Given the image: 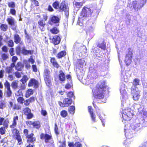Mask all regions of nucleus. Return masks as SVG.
Here are the masks:
<instances>
[{
  "instance_id": "1",
  "label": "nucleus",
  "mask_w": 147,
  "mask_h": 147,
  "mask_svg": "<svg viewBox=\"0 0 147 147\" xmlns=\"http://www.w3.org/2000/svg\"><path fill=\"white\" fill-rule=\"evenodd\" d=\"M140 80L138 79H135L133 82L129 83L131 86L130 88L131 90V93L133 96V98L135 100H138L139 98L140 91L138 88H136V85L139 84Z\"/></svg>"
},
{
  "instance_id": "2",
  "label": "nucleus",
  "mask_w": 147,
  "mask_h": 147,
  "mask_svg": "<svg viewBox=\"0 0 147 147\" xmlns=\"http://www.w3.org/2000/svg\"><path fill=\"white\" fill-rule=\"evenodd\" d=\"M147 125V122H144L142 124L141 123L131 124L129 128V133L130 134V138H132V135L133 134V132L135 133L136 132L139 131L143 127H145Z\"/></svg>"
},
{
  "instance_id": "3",
  "label": "nucleus",
  "mask_w": 147,
  "mask_h": 147,
  "mask_svg": "<svg viewBox=\"0 0 147 147\" xmlns=\"http://www.w3.org/2000/svg\"><path fill=\"white\" fill-rule=\"evenodd\" d=\"M91 10L90 8L84 7L82 9L80 17H79L78 21L87 19V18L90 17L91 13Z\"/></svg>"
},
{
  "instance_id": "4",
  "label": "nucleus",
  "mask_w": 147,
  "mask_h": 147,
  "mask_svg": "<svg viewBox=\"0 0 147 147\" xmlns=\"http://www.w3.org/2000/svg\"><path fill=\"white\" fill-rule=\"evenodd\" d=\"M43 76L44 80L47 85L49 87L51 83L50 76V71L47 69H45L43 74Z\"/></svg>"
},
{
  "instance_id": "5",
  "label": "nucleus",
  "mask_w": 147,
  "mask_h": 147,
  "mask_svg": "<svg viewBox=\"0 0 147 147\" xmlns=\"http://www.w3.org/2000/svg\"><path fill=\"white\" fill-rule=\"evenodd\" d=\"M59 9L60 11H64L66 17H68L69 14V8L65 4V1H63L61 2Z\"/></svg>"
},
{
  "instance_id": "6",
  "label": "nucleus",
  "mask_w": 147,
  "mask_h": 147,
  "mask_svg": "<svg viewBox=\"0 0 147 147\" xmlns=\"http://www.w3.org/2000/svg\"><path fill=\"white\" fill-rule=\"evenodd\" d=\"M104 91L96 89L93 93L94 97L96 98L102 99L104 97Z\"/></svg>"
},
{
  "instance_id": "7",
  "label": "nucleus",
  "mask_w": 147,
  "mask_h": 147,
  "mask_svg": "<svg viewBox=\"0 0 147 147\" xmlns=\"http://www.w3.org/2000/svg\"><path fill=\"white\" fill-rule=\"evenodd\" d=\"M106 83L105 81L103 80L100 81L97 84L96 89L105 92L107 86Z\"/></svg>"
},
{
  "instance_id": "8",
  "label": "nucleus",
  "mask_w": 147,
  "mask_h": 147,
  "mask_svg": "<svg viewBox=\"0 0 147 147\" xmlns=\"http://www.w3.org/2000/svg\"><path fill=\"white\" fill-rule=\"evenodd\" d=\"M132 55V51L130 50L129 51L128 53L126 55L125 62L127 66L129 65L131 62Z\"/></svg>"
},
{
  "instance_id": "9",
  "label": "nucleus",
  "mask_w": 147,
  "mask_h": 147,
  "mask_svg": "<svg viewBox=\"0 0 147 147\" xmlns=\"http://www.w3.org/2000/svg\"><path fill=\"white\" fill-rule=\"evenodd\" d=\"M23 111L24 114L27 116V118L28 119H30L32 118L33 115L31 113V110L28 107L25 108Z\"/></svg>"
},
{
  "instance_id": "10",
  "label": "nucleus",
  "mask_w": 147,
  "mask_h": 147,
  "mask_svg": "<svg viewBox=\"0 0 147 147\" xmlns=\"http://www.w3.org/2000/svg\"><path fill=\"white\" fill-rule=\"evenodd\" d=\"M28 85L29 87L34 86V88H36L38 86V82L34 79L32 78L29 80Z\"/></svg>"
},
{
  "instance_id": "11",
  "label": "nucleus",
  "mask_w": 147,
  "mask_h": 147,
  "mask_svg": "<svg viewBox=\"0 0 147 147\" xmlns=\"http://www.w3.org/2000/svg\"><path fill=\"white\" fill-rule=\"evenodd\" d=\"M9 24L11 25V28L15 30L16 28L15 26V20L11 16H10L8 18L7 20Z\"/></svg>"
},
{
  "instance_id": "12",
  "label": "nucleus",
  "mask_w": 147,
  "mask_h": 147,
  "mask_svg": "<svg viewBox=\"0 0 147 147\" xmlns=\"http://www.w3.org/2000/svg\"><path fill=\"white\" fill-rule=\"evenodd\" d=\"M50 20L51 22L53 23L57 24V26L59 25L60 20L59 18L57 16L54 15H51L50 16Z\"/></svg>"
},
{
  "instance_id": "13",
  "label": "nucleus",
  "mask_w": 147,
  "mask_h": 147,
  "mask_svg": "<svg viewBox=\"0 0 147 147\" xmlns=\"http://www.w3.org/2000/svg\"><path fill=\"white\" fill-rule=\"evenodd\" d=\"M52 136L51 135H48L47 134H44L42 133L40 135V138L41 139H44L45 140V142L46 143L49 142V141L51 138Z\"/></svg>"
},
{
  "instance_id": "14",
  "label": "nucleus",
  "mask_w": 147,
  "mask_h": 147,
  "mask_svg": "<svg viewBox=\"0 0 147 147\" xmlns=\"http://www.w3.org/2000/svg\"><path fill=\"white\" fill-rule=\"evenodd\" d=\"M34 134L33 133H31L29 134V136L26 138H27V142L29 143L33 144L36 141V138L33 137Z\"/></svg>"
},
{
  "instance_id": "15",
  "label": "nucleus",
  "mask_w": 147,
  "mask_h": 147,
  "mask_svg": "<svg viewBox=\"0 0 147 147\" xmlns=\"http://www.w3.org/2000/svg\"><path fill=\"white\" fill-rule=\"evenodd\" d=\"M66 78L69 81L68 83L65 85V88L66 89H68L70 88L73 85L71 76L70 75H66Z\"/></svg>"
},
{
  "instance_id": "16",
  "label": "nucleus",
  "mask_w": 147,
  "mask_h": 147,
  "mask_svg": "<svg viewBox=\"0 0 147 147\" xmlns=\"http://www.w3.org/2000/svg\"><path fill=\"white\" fill-rule=\"evenodd\" d=\"M129 6L132 9H134L135 10L141 8L139 3L138 4L136 1H133L131 4H129Z\"/></svg>"
},
{
  "instance_id": "17",
  "label": "nucleus",
  "mask_w": 147,
  "mask_h": 147,
  "mask_svg": "<svg viewBox=\"0 0 147 147\" xmlns=\"http://www.w3.org/2000/svg\"><path fill=\"white\" fill-rule=\"evenodd\" d=\"M38 23L39 25V27L40 30L42 31H45V22L42 20L40 19L38 21Z\"/></svg>"
},
{
  "instance_id": "18",
  "label": "nucleus",
  "mask_w": 147,
  "mask_h": 147,
  "mask_svg": "<svg viewBox=\"0 0 147 147\" xmlns=\"http://www.w3.org/2000/svg\"><path fill=\"white\" fill-rule=\"evenodd\" d=\"M61 41V38L58 35L54 36L52 39V42L55 45H57L59 44Z\"/></svg>"
},
{
  "instance_id": "19",
  "label": "nucleus",
  "mask_w": 147,
  "mask_h": 147,
  "mask_svg": "<svg viewBox=\"0 0 147 147\" xmlns=\"http://www.w3.org/2000/svg\"><path fill=\"white\" fill-rule=\"evenodd\" d=\"M21 52L24 55H27L28 54L32 55L33 53L32 51L26 50L24 46L22 48Z\"/></svg>"
},
{
  "instance_id": "20",
  "label": "nucleus",
  "mask_w": 147,
  "mask_h": 147,
  "mask_svg": "<svg viewBox=\"0 0 147 147\" xmlns=\"http://www.w3.org/2000/svg\"><path fill=\"white\" fill-rule=\"evenodd\" d=\"M94 9L92 10V13H93L94 14L93 16V17L94 20H96L100 10L98 8H97L96 4L95 5H94Z\"/></svg>"
},
{
  "instance_id": "21",
  "label": "nucleus",
  "mask_w": 147,
  "mask_h": 147,
  "mask_svg": "<svg viewBox=\"0 0 147 147\" xmlns=\"http://www.w3.org/2000/svg\"><path fill=\"white\" fill-rule=\"evenodd\" d=\"M120 93L123 97L127 94V92L125 90V85L124 84H122L120 86Z\"/></svg>"
},
{
  "instance_id": "22",
  "label": "nucleus",
  "mask_w": 147,
  "mask_h": 147,
  "mask_svg": "<svg viewBox=\"0 0 147 147\" xmlns=\"http://www.w3.org/2000/svg\"><path fill=\"white\" fill-rule=\"evenodd\" d=\"M59 72V80L62 82L64 81L65 80L66 76H65V74L62 70H60Z\"/></svg>"
},
{
  "instance_id": "23",
  "label": "nucleus",
  "mask_w": 147,
  "mask_h": 147,
  "mask_svg": "<svg viewBox=\"0 0 147 147\" xmlns=\"http://www.w3.org/2000/svg\"><path fill=\"white\" fill-rule=\"evenodd\" d=\"M24 67V64L20 62H18L15 66V69L18 71H21Z\"/></svg>"
},
{
  "instance_id": "24",
  "label": "nucleus",
  "mask_w": 147,
  "mask_h": 147,
  "mask_svg": "<svg viewBox=\"0 0 147 147\" xmlns=\"http://www.w3.org/2000/svg\"><path fill=\"white\" fill-rule=\"evenodd\" d=\"M77 51H78V53L79 52L80 53H84V54L86 52V47L83 45L82 46H81L79 47Z\"/></svg>"
},
{
  "instance_id": "25",
  "label": "nucleus",
  "mask_w": 147,
  "mask_h": 147,
  "mask_svg": "<svg viewBox=\"0 0 147 147\" xmlns=\"http://www.w3.org/2000/svg\"><path fill=\"white\" fill-rule=\"evenodd\" d=\"M82 2H77L74 1L73 2V5L75 9L77 8L78 10L83 5Z\"/></svg>"
},
{
  "instance_id": "26",
  "label": "nucleus",
  "mask_w": 147,
  "mask_h": 147,
  "mask_svg": "<svg viewBox=\"0 0 147 147\" xmlns=\"http://www.w3.org/2000/svg\"><path fill=\"white\" fill-rule=\"evenodd\" d=\"M51 63L55 67L57 68H58L60 66L57 62L55 59L54 58H51Z\"/></svg>"
},
{
  "instance_id": "27",
  "label": "nucleus",
  "mask_w": 147,
  "mask_h": 147,
  "mask_svg": "<svg viewBox=\"0 0 147 147\" xmlns=\"http://www.w3.org/2000/svg\"><path fill=\"white\" fill-rule=\"evenodd\" d=\"M58 142L59 143V144L58 145V147H66V140L64 137L63 138L62 140H59Z\"/></svg>"
},
{
  "instance_id": "28",
  "label": "nucleus",
  "mask_w": 147,
  "mask_h": 147,
  "mask_svg": "<svg viewBox=\"0 0 147 147\" xmlns=\"http://www.w3.org/2000/svg\"><path fill=\"white\" fill-rule=\"evenodd\" d=\"M14 39L15 42L17 44L20 43L21 41V38L19 35L17 34H16L14 35Z\"/></svg>"
},
{
  "instance_id": "29",
  "label": "nucleus",
  "mask_w": 147,
  "mask_h": 147,
  "mask_svg": "<svg viewBox=\"0 0 147 147\" xmlns=\"http://www.w3.org/2000/svg\"><path fill=\"white\" fill-rule=\"evenodd\" d=\"M88 78L86 79V84L87 85H90L91 84V80H92V75L91 74V72H89L88 73V75L87 76Z\"/></svg>"
},
{
  "instance_id": "30",
  "label": "nucleus",
  "mask_w": 147,
  "mask_h": 147,
  "mask_svg": "<svg viewBox=\"0 0 147 147\" xmlns=\"http://www.w3.org/2000/svg\"><path fill=\"white\" fill-rule=\"evenodd\" d=\"M18 116L14 117L13 118V121L12 125L10 126V127L11 128H14L17 125V121L18 120Z\"/></svg>"
},
{
  "instance_id": "31",
  "label": "nucleus",
  "mask_w": 147,
  "mask_h": 147,
  "mask_svg": "<svg viewBox=\"0 0 147 147\" xmlns=\"http://www.w3.org/2000/svg\"><path fill=\"white\" fill-rule=\"evenodd\" d=\"M72 100L70 98H65L64 100V103L65 104L66 107H68L71 104Z\"/></svg>"
},
{
  "instance_id": "32",
  "label": "nucleus",
  "mask_w": 147,
  "mask_h": 147,
  "mask_svg": "<svg viewBox=\"0 0 147 147\" xmlns=\"http://www.w3.org/2000/svg\"><path fill=\"white\" fill-rule=\"evenodd\" d=\"M33 127L37 129H39L41 127L40 122L38 121H35L34 122L33 125Z\"/></svg>"
},
{
  "instance_id": "33",
  "label": "nucleus",
  "mask_w": 147,
  "mask_h": 147,
  "mask_svg": "<svg viewBox=\"0 0 147 147\" xmlns=\"http://www.w3.org/2000/svg\"><path fill=\"white\" fill-rule=\"evenodd\" d=\"M11 86L12 88L14 90H16L17 89H18V83L16 81L12 82L11 84Z\"/></svg>"
},
{
  "instance_id": "34",
  "label": "nucleus",
  "mask_w": 147,
  "mask_h": 147,
  "mask_svg": "<svg viewBox=\"0 0 147 147\" xmlns=\"http://www.w3.org/2000/svg\"><path fill=\"white\" fill-rule=\"evenodd\" d=\"M75 108L74 106H70L69 107L68 111L70 114L73 115L75 113Z\"/></svg>"
},
{
  "instance_id": "35",
  "label": "nucleus",
  "mask_w": 147,
  "mask_h": 147,
  "mask_svg": "<svg viewBox=\"0 0 147 147\" xmlns=\"http://www.w3.org/2000/svg\"><path fill=\"white\" fill-rule=\"evenodd\" d=\"M52 6L55 9H58L60 7L59 2L58 1H56L53 3Z\"/></svg>"
},
{
  "instance_id": "36",
  "label": "nucleus",
  "mask_w": 147,
  "mask_h": 147,
  "mask_svg": "<svg viewBox=\"0 0 147 147\" xmlns=\"http://www.w3.org/2000/svg\"><path fill=\"white\" fill-rule=\"evenodd\" d=\"M66 54V52L65 51H61L57 54V57L59 58H61L62 57L65 56Z\"/></svg>"
},
{
  "instance_id": "37",
  "label": "nucleus",
  "mask_w": 147,
  "mask_h": 147,
  "mask_svg": "<svg viewBox=\"0 0 147 147\" xmlns=\"http://www.w3.org/2000/svg\"><path fill=\"white\" fill-rule=\"evenodd\" d=\"M79 71L80 72H79L78 71L77 72V76L78 79L80 80L82 79L84 73L82 72H81L80 70H79Z\"/></svg>"
},
{
  "instance_id": "38",
  "label": "nucleus",
  "mask_w": 147,
  "mask_h": 147,
  "mask_svg": "<svg viewBox=\"0 0 147 147\" xmlns=\"http://www.w3.org/2000/svg\"><path fill=\"white\" fill-rule=\"evenodd\" d=\"M131 16L128 14L126 15L125 17V21L127 25H129L130 24Z\"/></svg>"
},
{
  "instance_id": "39",
  "label": "nucleus",
  "mask_w": 147,
  "mask_h": 147,
  "mask_svg": "<svg viewBox=\"0 0 147 147\" xmlns=\"http://www.w3.org/2000/svg\"><path fill=\"white\" fill-rule=\"evenodd\" d=\"M50 31L51 33L53 34H57L59 32V30L56 27H54L51 29Z\"/></svg>"
},
{
  "instance_id": "40",
  "label": "nucleus",
  "mask_w": 147,
  "mask_h": 147,
  "mask_svg": "<svg viewBox=\"0 0 147 147\" xmlns=\"http://www.w3.org/2000/svg\"><path fill=\"white\" fill-rule=\"evenodd\" d=\"M12 132L14 133L13 134L14 138L20 135L19 130L16 128L14 129L13 130Z\"/></svg>"
},
{
  "instance_id": "41",
  "label": "nucleus",
  "mask_w": 147,
  "mask_h": 147,
  "mask_svg": "<svg viewBox=\"0 0 147 147\" xmlns=\"http://www.w3.org/2000/svg\"><path fill=\"white\" fill-rule=\"evenodd\" d=\"M33 93V91L32 90L29 89L26 91V96L27 98L30 95L32 94Z\"/></svg>"
},
{
  "instance_id": "42",
  "label": "nucleus",
  "mask_w": 147,
  "mask_h": 147,
  "mask_svg": "<svg viewBox=\"0 0 147 147\" xmlns=\"http://www.w3.org/2000/svg\"><path fill=\"white\" fill-rule=\"evenodd\" d=\"M98 47L104 50H105L106 48V44L104 41L100 44L98 45Z\"/></svg>"
},
{
  "instance_id": "43",
  "label": "nucleus",
  "mask_w": 147,
  "mask_h": 147,
  "mask_svg": "<svg viewBox=\"0 0 147 147\" xmlns=\"http://www.w3.org/2000/svg\"><path fill=\"white\" fill-rule=\"evenodd\" d=\"M16 139L17 140L19 145H21L22 143V140L20 135L14 138Z\"/></svg>"
},
{
  "instance_id": "44",
  "label": "nucleus",
  "mask_w": 147,
  "mask_h": 147,
  "mask_svg": "<svg viewBox=\"0 0 147 147\" xmlns=\"http://www.w3.org/2000/svg\"><path fill=\"white\" fill-rule=\"evenodd\" d=\"M13 69L10 67H7L5 69V73L8 74L12 73Z\"/></svg>"
},
{
  "instance_id": "45",
  "label": "nucleus",
  "mask_w": 147,
  "mask_h": 147,
  "mask_svg": "<svg viewBox=\"0 0 147 147\" xmlns=\"http://www.w3.org/2000/svg\"><path fill=\"white\" fill-rule=\"evenodd\" d=\"M28 80V78L26 76L24 75L22 79L20 81L22 82L23 84H24Z\"/></svg>"
},
{
  "instance_id": "46",
  "label": "nucleus",
  "mask_w": 147,
  "mask_h": 147,
  "mask_svg": "<svg viewBox=\"0 0 147 147\" xmlns=\"http://www.w3.org/2000/svg\"><path fill=\"white\" fill-rule=\"evenodd\" d=\"M0 28L1 30L5 31L7 29V26L6 24H2L1 25Z\"/></svg>"
},
{
  "instance_id": "47",
  "label": "nucleus",
  "mask_w": 147,
  "mask_h": 147,
  "mask_svg": "<svg viewBox=\"0 0 147 147\" xmlns=\"http://www.w3.org/2000/svg\"><path fill=\"white\" fill-rule=\"evenodd\" d=\"M60 115L62 117H65L67 115V112L65 110H63L61 112Z\"/></svg>"
},
{
  "instance_id": "48",
  "label": "nucleus",
  "mask_w": 147,
  "mask_h": 147,
  "mask_svg": "<svg viewBox=\"0 0 147 147\" xmlns=\"http://www.w3.org/2000/svg\"><path fill=\"white\" fill-rule=\"evenodd\" d=\"M8 5L9 7L12 8H14L16 6L15 3L13 2H9L8 3Z\"/></svg>"
},
{
  "instance_id": "49",
  "label": "nucleus",
  "mask_w": 147,
  "mask_h": 147,
  "mask_svg": "<svg viewBox=\"0 0 147 147\" xmlns=\"http://www.w3.org/2000/svg\"><path fill=\"white\" fill-rule=\"evenodd\" d=\"M6 131L5 128L4 127H1L0 128V134L3 135L5 134Z\"/></svg>"
},
{
  "instance_id": "50",
  "label": "nucleus",
  "mask_w": 147,
  "mask_h": 147,
  "mask_svg": "<svg viewBox=\"0 0 147 147\" xmlns=\"http://www.w3.org/2000/svg\"><path fill=\"white\" fill-rule=\"evenodd\" d=\"M9 123V121L8 119H6L4 120L3 123V125L4 127L7 128L8 127V123Z\"/></svg>"
},
{
  "instance_id": "51",
  "label": "nucleus",
  "mask_w": 147,
  "mask_h": 147,
  "mask_svg": "<svg viewBox=\"0 0 147 147\" xmlns=\"http://www.w3.org/2000/svg\"><path fill=\"white\" fill-rule=\"evenodd\" d=\"M4 86L7 90L10 89V85L9 83L7 81L4 84Z\"/></svg>"
},
{
  "instance_id": "52",
  "label": "nucleus",
  "mask_w": 147,
  "mask_h": 147,
  "mask_svg": "<svg viewBox=\"0 0 147 147\" xmlns=\"http://www.w3.org/2000/svg\"><path fill=\"white\" fill-rule=\"evenodd\" d=\"M93 69L94 71H93L92 70V73H94L93 78V79H96L98 78V74L96 72V70H95L94 69Z\"/></svg>"
},
{
  "instance_id": "53",
  "label": "nucleus",
  "mask_w": 147,
  "mask_h": 147,
  "mask_svg": "<svg viewBox=\"0 0 147 147\" xmlns=\"http://www.w3.org/2000/svg\"><path fill=\"white\" fill-rule=\"evenodd\" d=\"M7 45L8 46L12 47L13 46L14 43L13 41L11 40H10L7 42Z\"/></svg>"
},
{
  "instance_id": "54",
  "label": "nucleus",
  "mask_w": 147,
  "mask_h": 147,
  "mask_svg": "<svg viewBox=\"0 0 147 147\" xmlns=\"http://www.w3.org/2000/svg\"><path fill=\"white\" fill-rule=\"evenodd\" d=\"M10 12L11 14L13 16H15L16 13V11L14 8H11L10 10Z\"/></svg>"
},
{
  "instance_id": "55",
  "label": "nucleus",
  "mask_w": 147,
  "mask_h": 147,
  "mask_svg": "<svg viewBox=\"0 0 147 147\" xmlns=\"http://www.w3.org/2000/svg\"><path fill=\"white\" fill-rule=\"evenodd\" d=\"M146 0H140V5L141 8H142L144 5L146 3Z\"/></svg>"
},
{
  "instance_id": "56",
  "label": "nucleus",
  "mask_w": 147,
  "mask_h": 147,
  "mask_svg": "<svg viewBox=\"0 0 147 147\" xmlns=\"http://www.w3.org/2000/svg\"><path fill=\"white\" fill-rule=\"evenodd\" d=\"M7 96L8 97H10L11 96L12 92L11 89L7 90L6 91Z\"/></svg>"
},
{
  "instance_id": "57",
  "label": "nucleus",
  "mask_w": 147,
  "mask_h": 147,
  "mask_svg": "<svg viewBox=\"0 0 147 147\" xmlns=\"http://www.w3.org/2000/svg\"><path fill=\"white\" fill-rule=\"evenodd\" d=\"M15 94L16 96H22V93L21 89H19L18 91L16 92Z\"/></svg>"
},
{
  "instance_id": "58",
  "label": "nucleus",
  "mask_w": 147,
  "mask_h": 147,
  "mask_svg": "<svg viewBox=\"0 0 147 147\" xmlns=\"http://www.w3.org/2000/svg\"><path fill=\"white\" fill-rule=\"evenodd\" d=\"M17 101L19 103L21 104L24 101V99L22 97H19L17 99Z\"/></svg>"
},
{
  "instance_id": "59",
  "label": "nucleus",
  "mask_w": 147,
  "mask_h": 147,
  "mask_svg": "<svg viewBox=\"0 0 147 147\" xmlns=\"http://www.w3.org/2000/svg\"><path fill=\"white\" fill-rule=\"evenodd\" d=\"M1 57L3 60H5L8 58V56L6 54L3 53L2 54Z\"/></svg>"
},
{
  "instance_id": "60",
  "label": "nucleus",
  "mask_w": 147,
  "mask_h": 147,
  "mask_svg": "<svg viewBox=\"0 0 147 147\" xmlns=\"http://www.w3.org/2000/svg\"><path fill=\"white\" fill-rule=\"evenodd\" d=\"M67 97H68L69 98H73L74 99V94L72 92H69L67 94Z\"/></svg>"
},
{
  "instance_id": "61",
  "label": "nucleus",
  "mask_w": 147,
  "mask_h": 147,
  "mask_svg": "<svg viewBox=\"0 0 147 147\" xmlns=\"http://www.w3.org/2000/svg\"><path fill=\"white\" fill-rule=\"evenodd\" d=\"M4 102L2 100H0V108L3 109V107H4Z\"/></svg>"
},
{
  "instance_id": "62",
  "label": "nucleus",
  "mask_w": 147,
  "mask_h": 147,
  "mask_svg": "<svg viewBox=\"0 0 147 147\" xmlns=\"http://www.w3.org/2000/svg\"><path fill=\"white\" fill-rule=\"evenodd\" d=\"M20 108L21 107L20 106L16 104L14 105L13 107V109H14L19 110L20 109Z\"/></svg>"
},
{
  "instance_id": "63",
  "label": "nucleus",
  "mask_w": 147,
  "mask_h": 147,
  "mask_svg": "<svg viewBox=\"0 0 147 147\" xmlns=\"http://www.w3.org/2000/svg\"><path fill=\"white\" fill-rule=\"evenodd\" d=\"M33 71L34 72H37V69L36 65H32Z\"/></svg>"
},
{
  "instance_id": "64",
  "label": "nucleus",
  "mask_w": 147,
  "mask_h": 147,
  "mask_svg": "<svg viewBox=\"0 0 147 147\" xmlns=\"http://www.w3.org/2000/svg\"><path fill=\"white\" fill-rule=\"evenodd\" d=\"M2 50L3 52L6 53L8 51V48L6 46H4L2 48Z\"/></svg>"
}]
</instances>
